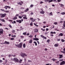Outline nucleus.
Listing matches in <instances>:
<instances>
[{
    "label": "nucleus",
    "mask_w": 65,
    "mask_h": 65,
    "mask_svg": "<svg viewBox=\"0 0 65 65\" xmlns=\"http://www.w3.org/2000/svg\"><path fill=\"white\" fill-rule=\"evenodd\" d=\"M15 45L18 47H19V48H21V47H22V45H23V43L21 42L19 44Z\"/></svg>",
    "instance_id": "1"
},
{
    "label": "nucleus",
    "mask_w": 65,
    "mask_h": 65,
    "mask_svg": "<svg viewBox=\"0 0 65 65\" xmlns=\"http://www.w3.org/2000/svg\"><path fill=\"white\" fill-rule=\"evenodd\" d=\"M6 13H5L4 14L2 13L0 14V15H1V18H4L5 17L6 15Z\"/></svg>",
    "instance_id": "2"
},
{
    "label": "nucleus",
    "mask_w": 65,
    "mask_h": 65,
    "mask_svg": "<svg viewBox=\"0 0 65 65\" xmlns=\"http://www.w3.org/2000/svg\"><path fill=\"white\" fill-rule=\"evenodd\" d=\"M13 60L15 62H19V61L18 59L16 57L14 58L13 59Z\"/></svg>",
    "instance_id": "3"
},
{
    "label": "nucleus",
    "mask_w": 65,
    "mask_h": 65,
    "mask_svg": "<svg viewBox=\"0 0 65 65\" xmlns=\"http://www.w3.org/2000/svg\"><path fill=\"white\" fill-rule=\"evenodd\" d=\"M21 56L22 57H23V58H24V57H25V56L26 57H27V55L24 53H22L21 54Z\"/></svg>",
    "instance_id": "4"
},
{
    "label": "nucleus",
    "mask_w": 65,
    "mask_h": 65,
    "mask_svg": "<svg viewBox=\"0 0 65 65\" xmlns=\"http://www.w3.org/2000/svg\"><path fill=\"white\" fill-rule=\"evenodd\" d=\"M4 32V31L3 29L0 28V35H1V34H3Z\"/></svg>",
    "instance_id": "5"
},
{
    "label": "nucleus",
    "mask_w": 65,
    "mask_h": 65,
    "mask_svg": "<svg viewBox=\"0 0 65 65\" xmlns=\"http://www.w3.org/2000/svg\"><path fill=\"white\" fill-rule=\"evenodd\" d=\"M48 1V2L49 3H50V2H53V0H45L44 1L45 2H47Z\"/></svg>",
    "instance_id": "6"
},
{
    "label": "nucleus",
    "mask_w": 65,
    "mask_h": 65,
    "mask_svg": "<svg viewBox=\"0 0 65 65\" xmlns=\"http://www.w3.org/2000/svg\"><path fill=\"white\" fill-rule=\"evenodd\" d=\"M10 43L8 42H7L6 41H5V42L3 43V44H9Z\"/></svg>",
    "instance_id": "7"
},
{
    "label": "nucleus",
    "mask_w": 65,
    "mask_h": 65,
    "mask_svg": "<svg viewBox=\"0 0 65 65\" xmlns=\"http://www.w3.org/2000/svg\"><path fill=\"white\" fill-rule=\"evenodd\" d=\"M24 17L23 18L24 19H25L26 20H27V15L26 14L24 15Z\"/></svg>",
    "instance_id": "8"
},
{
    "label": "nucleus",
    "mask_w": 65,
    "mask_h": 65,
    "mask_svg": "<svg viewBox=\"0 0 65 65\" xmlns=\"http://www.w3.org/2000/svg\"><path fill=\"white\" fill-rule=\"evenodd\" d=\"M65 64V62L64 61L61 62L60 64V65H64Z\"/></svg>",
    "instance_id": "9"
},
{
    "label": "nucleus",
    "mask_w": 65,
    "mask_h": 65,
    "mask_svg": "<svg viewBox=\"0 0 65 65\" xmlns=\"http://www.w3.org/2000/svg\"><path fill=\"white\" fill-rule=\"evenodd\" d=\"M16 22L17 23H19L20 24L22 23V21L20 20H16Z\"/></svg>",
    "instance_id": "10"
},
{
    "label": "nucleus",
    "mask_w": 65,
    "mask_h": 65,
    "mask_svg": "<svg viewBox=\"0 0 65 65\" xmlns=\"http://www.w3.org/2000/svg\"><path fill=\"white\" fill-rule=\"evenodd\" d=\"M40 36L42 38H43V39H46V37L44 36H43L41 35Z\"/></svg>",
    "instance_id": "11"
},
{
    "label": "nucleus",
    "mask_w": 65,
    "mask_h": 65,
    "mask_svg": "<svg viewBox=\"0 0 65 65\" xmlns=\"http://www.w3.org/2000/svg\"><path fill=\"white\" fill-rule=\"evenodd\" d=\"M54 46L55 47H57L59 46V44L58 43L55 44H54Z\"/></svg>",
    "instance_id": "12"
},
{
    "label": "nucleus",
    "mask_w": 65,
    "mask_h": 65,
    "mask_svg": "<svg viewBox=\"0 0 65 65\" xmlns=\"http://www.w3.org/2000/svg\"><path fill=\"white\" fill-rule=\"evenodd\" d=\"M4 8H9V9H10L11 7H9L8 6H5Z\"/></svg>",
    "instance_id": "13"
},
{
    "label": "nucleus",
    "mask_w": 65,
    "mask_h": 65,
    "mask_svg": "<svg viewBox=\"0 0 65 65\" xmlns=\"http://www.w3.org/2000/svg\"><path fill=\"white\" fill-rule=\"evenodd\" d=\"M59 58H60V59L61 58H63V57L62 55L59 54Z\"/></svg>",
    "instance_id": "14"
},
{
    "label": "nucleus",
    "mask_w": 65,
    "mask_h": 65,
    "mask_svg": "<svg viewBox=\"0 0 65 65\" xmlns=\"http://www.w3.org/2000/svg\"><path fill=\"white\" fill-rule=\"evenodd\" d=\"M33 40H36V41H37L38 40H39V39L38 38H34L33 39Z\"/></svg>",
    "instance_id": "15"
},
{
    "label": "nucleus",
    "mask_w": 65,
    "mask_h": 65,
    "mask_svg": "<svg viewBox=\"0 0 65 65\" xmlns=\"http://www.w3.org/2000/svg\"><path fill=\"white\" fill-rule=\"evenodd\" d=\"M0 21H1L2 22H5V20L4 19H0Z\"/></svg>",
    "instance_id": "16"
},
{
    "label": "nucleus",
    "mask_w": 65,
    "mask_h": 65,
    "mask_svg": "<svg viewBox=\"0 0 65 65\" xmlns=\"http://www.w3.org/2000/svg\"><path fill=\"white\" fill-rule=\"evenodd\" d=\"M29 43H32V40H30L29 41Z\"/></svg>",
    "instance_id": "17"
},
{
    "label": "nucleus",
    "mask_w": 65,
    "mask_h": 65,
    "mask_svg": "<svg viewBox=\"0 0 65 65\" xmlns=\"http://www.w3.org/2000/svg\"><path fill=\"white\" fill-rule=\"evenodd\" d=\"M40 12L42 14H44V11L42 10V11H41Z\"/></svg>",
    "instance_id": "18"
},
{
    "label": "nucleus",
    "mask_w": 65,
    "mask_h": 65,
    "mask_svg": "<svg viewBox=\"0 0 65 65\" xmlns=\"http://www.w3.org/2000/svg\"><path fill=\"white\" fill-rule=\"evenodd\" d=\"M11 36H12V37H13V38H15L16 37V35H11Z\"/></svg>",
    "instance_id": "19"
},
{
    "label": "nucleus",
    "mask_w": 65,
    "mask_h": 65,
    "mask_svg": "<svg viewBox=\"0 0 65 65\" xmlns=\"http://www.w3.org/2000/svg\"><path fill=\"white\" fill-rule=\"evenodd\" d=\"M34 43H35L36 46H37V43L35 41H34Z\"/></svg>",
    "instance_id": "20"
},
{
    "label": "nucleus",
    "mask_w": 65,
    "mask_h": 65,
    "mask_svg": "<svg viewBox=\"0 0 65 65\" xmlns=\"http://www.w3.org/2000/svg\"><path fill=\"white\" fill-rule=\"evenodd\" d=\"M51 34H56V32H53V31H51L50 32Z\"/></svg>",
    "instance_id": "21"
},
{
    "label": "nucleus",
    "mask_w": 65,
    "mask_h": 65,
    "mask_svg": "<svg viewBox=\"0 0 65 65\" xmlns=\"http://www.w3.org/2000/svg\"><path fill=\"white\" fill-rule=\"evenodd\" d=\"M52 60L54 62L55 61H56V60H57V59H55V58H53V59H52Z\"/></svg>",
    "instance_id": "22"
},
{
    "label": "nucleus",
    "mask_w": 65,
    "mask_h": 65,
    "mask_svg": "<svg viewBox=\"0 0 65 65\" xmlns=\"http://www.w3.org/2000/svg\"><path fill=\"white\" fill-rule=\"evenodd\" d=\"M38 32V29H35V32Z\"/></svg>",
    "instance_id": "23"
},
{
    "label": "nucleus",
    "mask_w": 65,
    "mask_h": 65,
    "mask_svg": "<svg viewBox=\"0 0 65 65\" xmlns=\"http://www.w3.org/2000/svg\"><path fill=\"white\" fill-rule=\"evenodd\" d=\"M60 14H62V15H64V14H65V12H62L61 13H60Z\"/></svg>",
    "instance_id": "24"
},
{
    "label": "nucleus",
    "mask_w": 65,
    "mask_h": 65,
    "mask_svg": "<svg viewBox=\"0 0 65 65\" xmlns=\"http://www.w3.org/2000/svg\"><path fill=\"white\" fill-rule=\"evenodd\" d=\"M20 61H19L20 63H21L22 62V61H23V60L22 59H20Z\"/></svg>",
    "instance_id": "25"
},
{
    "label": "nucleus",
    "mask_w": 65,
    "mask_h": 65,
    "mask_svg": "<svg viewBox=\"0 0 65 65\" xmlns=\"http://www.w3.org/2000/svg\"><path fill=\"white\" fill-rule=\"evenodd\" d=\"M23 46L24 48H25L26 47V44L25 43H24L23 45Z\"/></svg>",
    "instance_id": "26"
},
{
    "label": "nucleus",
    "mask_w": 65,
    "mask_h": 65,
    "mask_svg": "<svg viewBox=\"0 0 65 65\" xmlns=\"http://www.w3.org/2000/svg\"><path fill=\"white\" fill-rule=\"evenodd\" d=\"M63 26L64 27H65V21H64V23L63 24Z\"/></svg>",
    "instance_id": "27"
},
{
    "label": "nucleus",
    "mask_w": 65,
    "mask_h": 65,
    "mask_svg": "<svg viewBox=\"0 0 65 65\" xmlns=\"http://www.w3.org/2000/svg\"><path fill=\"white\" fill-rule=\"evenodd\" d=\"M31 21L32 22H34V21H35V19H33V20H31Z\"/></svg>",
    "instance_id": "28"
},
{
    "label": "nucleus",
    "mask_w": 65,
    "mask_h": 65,
    "mask_svg": "<svg viewBox=\"0 0 65 65\" xmlns=\"http://www.w3.org/2000/svg\"><path fill=\"white\" fill-rule=\"evenodd\" d=\"M17 19V17H15L13 18V20H16Z\"/></svg>",
    "instance_id": "29"
},
{
    "label": "nucleus",
    "mask_w": 65,
    "mask_h": 65,
    "mask_svg": "<svg viewBox=\"0 0 65 65\" xmlns=\"http://www.w3.org/2000/svg\"><path fill=\"white\" fill-rule=\"evenodd\" d=\"M28 37H30V38H32V37H33V36L32 35H30L29 36H28Z\"/></svg>",
    "instance_id": "30"
},
{
    "label": "nucleus",
    "mask_w": 65,
    "mask_h": 65,
    "mask_svg": "<svg viewBox=\"0 0 65 65\" xmlns=\"http://www.w3.org/2000/svg\"><path fill=\"white\" fill-rule=\"evenodd\" d=\"M18 4H19V5H22V4L20 2L18 3H17Z\"/></svg>",
    "instance_id": "31"
},
{
    "label": "nucleus",
    "mask_w": 65,
    "mask_h": 65,
    "mask_svg": "<svg viewBox=\"0 0 65 65\" xmlns=\"http://www.w3.org/2000/svg\"><path fill=\"white\" fill-rule=\"evenodd\" d=\"M29 10V9L27 8V9L26 10H25V12H27V11H28Z\"/></svg>",
    "instance_id": "32"
},
{
    "label": "nucleus",
    "mask_w": 65,
    "mask_h": 65,
    "mask_svg": "<svg viewBox=\"0 0 65 65\" xmlns=\"http://www.w3.org/2000/svg\"><path fill=\"white\" fill-rule=\"evenodd\" d=\"M34 25L35 26H36V27H38V25H36V24L35 23H34Z\"/></svg>",
    "instance_id": "33"
},
{
    "label": "nucleus",
    "mask_w": 65,
    "mask_h": 65,
    "mask_svg": "<svg viewBox=\"0 0 65 65\" xmlns=\"http://www.w3.org/2000/svg\"><path fill=\"white\" fill-rule=\"evenodd\" d=\"M10 40H14V38H11L10 39Z\"/></svg>",
    "instance_id": "34"
},
{
    "label": "nucleus",
    "mask_w": 65,
    "mask_h": 65,
    "mask_svg": "<svg viewBox=\"0 0 65 65\" xmlns=\"http://www.w3.org/2000/svg\"><path fill=\"white\" fill-rule=\"evenodd\" d=\"M62 42H65V40L63 39H61V40Z\"/></svg>",
    "instance_id": "35"
},
{
    "label": "nucleus",
    "mask_w": 65,
    "mask_h": 65,
    "mask_svg": "<svg viewBox=\"0 0 65 65\" xmlns=\"http://www.w3.org/2000/svg\"><path fill=\"white\" fill-rule=\"evenodd\" d=\"M15 30H12V32L13 33H15Z\"/></svg>",
    "instance_id": "36"
},
{
    "label": "nucleus",
    "mask_w": 65,
    "mask_h": 65,
    "mask_svg": "<svg viewBox=\"0 0 65 65\" xmlns=\"http://www.w3.org/2000/svg\"><path fill=\"white\" fill-rule=\"evenodd\" d=\"M54 24L55 25H57V24H58V23L57 22H55L54 23Z\"/></svg>",
    "instance_id": "37"
},
{
    "label": "nucleus",
    "mask_w": 65,
    "mask_h": 65,
    "mask_svg": "<svg viewBox=\"0 0 65 65\" xmlns=\"http://www.w3.org/2000/svg\"><path fill=\"white\" fill-rule=\"evenodd\" d=\"M50 15H53V13H52V12H51L50 13Z\"/></svg>",
    "instance_id": "38"
},
{
    "label": "nucleus",
    "mask_w": 65,
    "mask_h": 65,
    "mask_svg": "<svg viewBox=\"0 0 65 65\" xmlns=\"http://www.w3.org/2000/svg\"><path fill=\"white\" fill-rule=\"evenodd\" d=\"M33 6H34V5H31L30 6V7H33Z\"/></svg>",
    "instance_id": "39"
},
{
    "label": "nucleus",
    "mask_w": 65,
    "mask_h": 65,
    "mask_svg": "<svg viewBox=\"0 0 65 65\" xmlns=\"http://www.w3.org/2000/svg\"><path fill=\"white\" fill-rule=\"evenodd\" d=\"M50 39H48L47 41V42H50Z\"/></svg>",
    "instance_id": "40"
},
{
    "label": "nucleus",
    "mask_w": 65,
    "mask_h": 65,
    "mask_svg": "<svg viewBox=\"0 0 65 65\" xmlns=\"http://www.w3.org/2000/svg\"><path fill=\"white\" fill-rule=\"evenodd\" d=\"M30 26H32V25H33V23H32V22L30 23Z\"/></svg>",
    "instance_id": "41"
},
{
    "label": "nucleus",
    "mask_w": 65,
    "mask_h": 65,
    "mask_svg": "<svg viewBox=\"0 0 65 65\" xmlns=\"http://www.w3.org/2000/svg\"><path fill=\"white\" fill-rule=\"evenodd\" d=\"M13 22H14V23H13V22H12V24H14H14H15V23H16V22L15 21H13Z\"/></svg>",
    "instance_id": "42"
},
{
    "label": "nucleus",
    "mask_w": 65,
    "mask_h": 65,
    "mask_svg": "<svg viewBox=\"0 0 65 65\" xmlns=\"http://www.w3.org/2000/svg\"><path fill=\"white\" fill-rule=\"evenodd\" d=\"M26 33H27L26 32H24V33H23V35H26Z\"/></svg>",
    "instance_id": "43"
},
{
    "label": "nucleus",
    "mask_w": 65,
    "mask_h": 65,
    "mask_svg": "<svg viewBox=\"0 0 65 65\" xmlns=\"http://www.w3.org/2000/svg\"><path fill=\"white\" fill-rule=\"evenodd\" d=\"M63 35V34H62V33H61L60 34V36H62Z\"/></svg>",
    "instance_id": "44"
},
{
    "label": "nucleus",
    "mask_w": 65,
    "mask_h": 65,
    "mask_svg": "<svg viewBox=\"0 0 65 65\" xmlns=\"http://www.w3.org/2000/svg\"><path fill=\"white\" fill-rule=\"evenodd\" d=\"M41 30H42L43 31H45V29H43L42 28H41Z\"/></svg>",
    "instance_id": "45"
},
{
    "label": "nucleus",
    "mask_w": 65,
    "mask_h": 65,
    "mask_svg": "<svg viewBox=\"0 0 65 65\" xmlns=\"http://www.w3.org/2000/svg\"><path fill=\"white\" fill-rule=\"evenodd\" d=\"M5 12H7V13H8V12H9V11H8L5 10Z\"/></svg>",
    "instance_id": "46"
},
{
    "label": "nucleus",
    "mask_w": 65,
    "mask_h": 65,
    "mask_svg": "<svg viewBox=\"0 0 65 65\" xmlns=\"http://www.w3.org/2000/svg\"><path fill=\"white\" fill-rule=\"evenodd\" d=\"M19 18H20V19H22V17L21 16H19Z\"/></svg>",
    "instance_id": "47"
},
{
    "label": "nucleus",
    "mask_w": 65,
    "mask_h": 65,
    "mask_svg": "<svg viewBox=\"0 0 65 65\" xmlns=\"http://www.w3.org/2000/svg\"><path fill=\"white\" fill-rule=\"evenodd\" d=\"M61 7H62L63 6H64V5L62 4H61V6H60Z\"/></svg>",
    "instance_id": "48"
},
{
    "label": "nucleus",
    "mask_w": 65,
    "mask_h": 65,
    "mask_svg": "<svg viewBox=\"0 0 65 65\" xmlns=\"http://www.w3.org/2000/svg\"><path fill=\"white\" fill-rule=\"evenodd\" d=\"M19 14H17L15 16V17H19Z\"/></svg>",
    "instance_id": "49"
},
{
    "label": "nucleus",
    "mask_w": 65,
    "mask_h": 65,
    "mask_svg": "<svg viewBox=\"0 0 65 65\" xmlns=\"http://www.w3.org/2000/svg\"><path fill=\"white\" fill-rule=\"evenodd\" d=\"M61 53H63V54L65 53V51H61Z\"/></svg>",
    "instance_id": "50"
},
{
    "label": "nucleus",
    "mask_w": 65,
    "mask_h": 65,
    "mask_svg": "<svg viewBox=\"0 0 65 65\" xmlns=\"http://www.w3.org/2000/svg\"><path fill=\"white\" fill-rule=\"evenodd\" d=\"M59 62H59V61H56V62H55V63H59Z\"/></svg>",
    "instance_id": "51"
},
{
    "label": "nucleus",
    "mask_w": 65,
    "mask_h": 65,
    "mask_svg": "<svg viewBox=\"0 0 65 65\" xmlns=\"http://www.w3.org/2000/svg\"><path fill=\"white\" fill-rule=\"evenodd\" d=\"M63 59H60L59 60V61H63Z\"/></svg>",
    "instance_id": "52"
},
{
    "label": "nucleus",
    "mask_w": 65,
    "mask_h": 65,
    "mask_svg": "<svg viewBox=\"0 0 65 65\" xmlns=\"http://www.w3.org/2000/svg\"><path fill=\"white\" fill-rule=\"evenodd\" d=\"M1 10H2V11H5V10H4V9H1Z\"/></svg>",
    "instance_id": "53"
},
{
    "label": "nucleus",
    "mask_w": 65,
    "mask_h": 65,
    "mask_svg": "<svg viewBox=\"0 0 65 65\" xmlns=\"http://www.w3.org/2000/svg\"><path fill=\"white\" fill-rule=\"evenodd\" d=\"M3 62V61L1 59H0V63H2Z\"/></svg>",
    "instance_id": "54"
},
{
    "label": "nucleus",
    "mask_w": 65,
    "mask_h": 65,
    "mask_svg": "<svg viewBox=\"0 0 65 65\" xmlns=\"http://www.w3.org/2000/svg\"><path fill=\"white\" fill-rule=\"evenodd\" d=\"M58 2H60V1H61V0H57Z\"/></svg>",
    "instance_id": "55"
},
{
    "label": "nucleus",
    "mask_w": 65,
    "mask_h": 65,
    "mask_svg": "<svg viewBox=\"0 0 65 65\" xmlns=\"http://www.w3.org/2000/svg\"><path fill=\"white\" fill-rule=\"evenodd\" d=\"M9 22H12V20H9Z\"/></svg>",
    "instance_id": "56"
},
{
    "label": "nucleus",
    "mask_w": 65,
    "mask_h": 65,
    "mask_svg": "<svg viewBox=\"0 0 65 65\" xmlns=\"http://www.w3.org/2000/svg\"><path fill=\"white\" fill-rule=\"evenodd\" d=\"M37 42L38 43V44H40V43H39V41H37Z\"/></svg>",
    "instance_id": "57"
},
{
    "label": "nucleus",
    "mask_w": 65,
    "mask_h": 65,
    "mask_svg": "<svg viewBox=\"0 0 65 65\" xmlns=\"http://www.w3.org/2000/svg\"><path fill=\"white\" fill-rule=\"evenodd\" d=\"M43 3V2H40V4H42Z\"/></svg>",
    "instance_id": "58"
},
{
    "label": "nucleus",
    "mask_w": 65,
    "mask_h": 65,
    "mask_svg": "<svg viewBox=\"0 0 65 65\" xmlns=\"http://www.w3.org/2000/svg\"><path fill=\"white\" fill-rule=\"evenodd\" d=\"M60 22V23H63V21H61Z\"/></svg>",
    "instance_id": "59"
},
{
    "label": "nucleus",
    "mask_w": 65,
    "mask_h": 65,
    "mask_svg": "<svg viewBox=\"0 0 65 65\" xmlns=\"http://www.w3.org/2000/svg\"><path fill=\"white\" fill-rule=\"evenodd\" d=\"M33 18H30V20H33Z\"/></svg>",
    "instance_id": "60"
},
{
    "label": "nucleus",
    "mask_w": 65,
    "mask_h": 65,
    "mask_svg": "<svg viewBox=\"0 0 65 65\" xmlns=\"http://www.w3.org/2000/svg\"><path fill=\"white\" fill-rule=\"evenodd\" d=\"M57 41H60V39H58L57 40Z\"/></svg>",
    "instance_id": "61"
},
{
    "label": "nucleus",
    "mask_w": 65,
    "mask_h": 65,
    "mask_svg": "<svg viewBox=\"0 0 65 65\" xmlns=\"http://www.w3.org/2000/svg\"><path fill=\"white\" fill-rule=\"evenodd\" d=\"M48 30H49V29L48 28H47L46 29V30L47 31Z\"/></svg>",
    "instance_id": "62"
},
{
    "label": "nucleus",
    "mask_w": 65,
    "mask_h": 65,
    "mask_svg": "<svg viewBox=\"0 0 65 65\" xmlns=\"http://www.w3.org/2000/svg\"><path fill=\"white\" fill-rule=\"evenodd\" d=\"M50 36H54V35L53 34H51L50 35Z\"/></svg>",
    "instance_id": "63"
},
{
    "label": "nucleus",
    "mask_w": 65,
    "mask_h": 65,
    "mask_svg": "<svg viewBox=\"0 0 65 65\" xmlns=\"http://www.w3.org/2000/svg\"><path fill=\"white\" fill-rule=\"evenodd\" d=\"M22 38H24V37L23 36H20Z\"/></svg>",
    "instance_id": "64"
}]
</instances>
